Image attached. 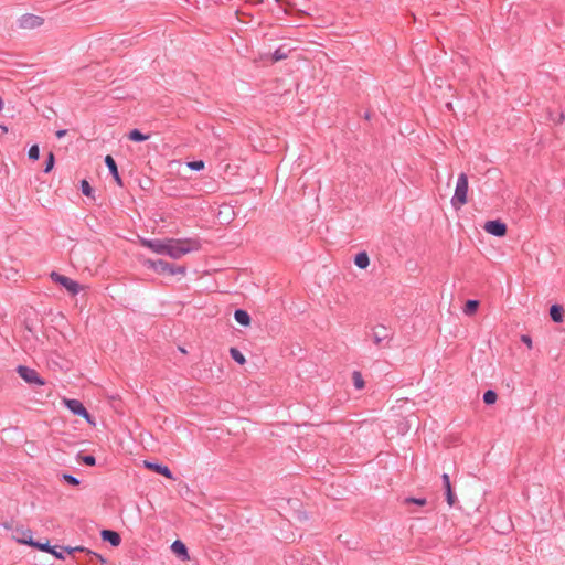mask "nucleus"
Masks as SVG:
<instances>
[{"label":"nucleus","mask_w":565,"mask_h":565,"mask_svg":"<svg viewBox=\"0 0 565 565\" xmlns=\"http://www.w3.org/2000/svg\"><path fill=\"white\" fill-rule=\"evenodd\" d=\"M149 138V136L142 134L140 130L138 129H132L130 132H129V139L132 140V141H136V142H141V141H146L147 139Z\"/></svg>","instance_id":"aec40b11"},{"label":"nucleus","mask_w":565,"mask_h":565,"mask_svg":"<svg viewBox=\"0 0 565 565\" xmlns=\"http://www.w3.org/2000/svg\"><path fill=\"white\" fill-rule=\"evenodd\" d=\"M100 536L104 541L110 543L111 546H118L121 542L120 535L111 530H103Z\"/></svg>","instance_id":"9b49d317"},{"label":"nucleus","mask_w":565,"mask_h":565,"mask_svg":"<svg viewBox=\"0 0 565 565\" xmlns=\"http://www.w3.org/2000/svg\"><path fill=\"white\" fill-rule=\"evenodd\" d=\"M74 551H83V547L67 548L68 553H72Z\"/></svg>","instance_id":"4c0bfd02"},{"label":"nucleus","mask_w":565,"mask_h":565,"mask_svg":"<svg viewBox=\"0 0 565 565\" xmlns=\"http://www.w3.org/2000/svg\"><path fill=\"white\" fill-rule=\"evenodd\" d=\"M88 553L92 554L94 557H96L100 563H103V564L106 563V559L102 555H99L97 553H93V552H88Z\"/></svg>","instance_id":"f704fd0d"},{"label":"nucleus","mask_w":565,"mask_h":565,"mask_svg":"<svg viewBox=\"0 0 565 565\" xmlns=\"http://www.w3.org/2000/svg\"><path fill=\"white\" fill-rule=\"evenodd\" d=\"M66 134H67V130H65V129H61V130H57V131H56V137H57L58 139H61V138H62V137H64Z\"/></svg>","instance_id":"c9c22d12"},{"label":"nucleus","mask_w":565,"mask_h":565,"mask_svg":"<svg viewBox=\"0 0 565 565\" xmlns=\"http://www.w3.org/2000/svg\"><path fill=\"white\" fill-rule=\"evenodd\" d=\"M234 319L236 320L237 323H239L241 326H244V327H246L250 323V317H249L248 312L243 309H236L234 311Z\"/></svg>","instance_id":"4468645a"},{"label":"nucleus","mask_w":565,"mask_h":565,"mask_svg":"<svg viewBox=\"0 0 565 565\" xmlns=\"http://www.w3.org/2000/svg\"><path fill=\"white\" fill-rule=\"evenodd\" d=\"M483 228L487 233L497 237H502L507 233V225L500 220L486 222Z\"/></svg>","instance_id":"0eeeda50"},{"label":"nucleus","mask_w":565,"mask_h":565,"mask_svg":"<svg viewBox=\"0 0 565 565\" xmlns=\"http://www.w3.org/2000/svg\"><path fill=\"white\" fill-rule=\"evenodd\" d=\"M29 159L31 160H38L40 157V149L38 145H33L30 147L28 151Z\"/></svg>","instance_id":"393cba45"},{"label":"nucleus","mask_w":565,"mask_h":565,"mask_svg":"<svg viewBox=\"0 0 565 565\" xmlns=\"http://www.w3.org/2000/svg\"><path fill=\"white\" fill-rule=\"evenodd\" d=\"M497 393L492 390H488L483 393V402L487 404V405H491V404H494L495 401H497Z\"/></svg>","instance_id":"4be33fe9"},{"label":"nucleus","mask_w":565,"mask_h":565,"mask_svg":"<svg viewBox=\"0 0 565 565\" xmlns=\"http://www.w3.org/2000/svg\"><path fill=\"white\" fill-rule=\"evenodd\" d=\"M478 307H479L478 300H468L465 305L463 312L467 316H471L477 311Z\"/></svg>","instance_id":"6ab92c4d"},{"label":"nucleus","mask_w":565,"mask_h":565,"mask_svg":"<svg viewBox=\"0 0 565 565\" xmlns=\"http://www.w3.org/2000/svg\"><path fill=\"white\" fill-rule=\"evenodd\" d=\"M353 381H354V386L358 388V390H361L363 388L364 386V381L362 379V375L360 372H353Z\"/></svg>","instance_id":"a878e982"},{"label":"nucleus","mask_w":565,"mask_h":565,"mask_svg":"<svg viewBox=\"0 0 565 565\" xmlns=\"http://www.w3.org/2000/svg\"><path fill=\"white\" fill-rule=\"evenodd\" d=\"M18 374L30 384L44 385L43 379H41L39 373L33 369L20 365L18 366Z\"/></svg>","instance_id":"39448f33"},{"label":"nucleus","mask_w":565,"mask_h":565,"mask_svg":"<svg viewBox=\"0 0 565 565\" xmlns=\"http://www.w3.org/2000/svg\"><path fill=\"white\" fill-rule=\"evenodd\" d=\"M26 543L29 545H31V546H36L41 551H44V552H47V553H55V547L51 546L49 544V542L39 543V542H34L32 539H30L29 541H26Z\"/></svg>","instance_id":"a211bd4d"},{"label":"nucleus","mask_w":565,"mask_h":565,"mask_svg":"<svg viewBox=\"0 0 565 565\" xmlns=\"http://www.w3.org/2000/svg\"><path fill=\"white\" fill-rule=\"evenodd\" d=\"M82 460L87 466H94L96 463V459L92 455L84 456Z\"/></svg>","instance_id":"2f4dec72"},{"label":"nucleus","mask_w":565,"mask_h":565,"mask_svg":"<svg viewBox=\"0 0 565 565\" xmlns=\"http://www.w3.org/2000/svg\"><path fill=\"white\" fill-rule=\"evenodd\" d=\"M280 4V8L285 13H289L291 10V3L288 0H276Z\"/></svg>","instance_id":"7c9ffc66"},{"label":"nucleus","mask_w":565,"mask_h":565,"mask_svg":"<svg viewBox=\"0 0 565 565\" xmlns=\"http://www.w3.org/2000/svg\"><path fill=\"white\" fill-rule=\"evenodd\" d=\"M42 23L43 19L33 14H25L19 20L20 28L23 30H33L41 26Z\"/></svg>","instance_id":"1a4fd4ad"},{"label":"nucleus","mask_w":565,"mask_h":565,"mask_svg":"<svg viewBox=\"0 0 565 565\" xmlns=\"http://www.w3.org/2000/svg\"><path fill=\"white\" fill-rule=\"evenodd\" d=\"M550 316L553 321L561 322L563 320V308L559 305H552Z\"/></svg>","instance_id":"f3484780"},{"label":"nucleus","mask_w":565,"mask_h":565,"mask_svg":"<svg viewBox=\"0 0 565 565\" xmlns=\"http://www.w3.org/2000/svg\"><path fill=\"white\" fill-rule=\"evenodd\" d=\"M50 277L54 282L63 286L70 294L77 295L79 292V285L75 280L66 276H63L56 271H52Z\"/></svg>","instance_id":"20e7f679"},{"label":"nucleus","mask_w":565,"mask_h":565,"mask_svg":"<svg viewBox=\"0 0 565 565\" xmlns=\"http://www.w3.org/2000/svg\"><path fill=\"white\" fill-rule=\"evenodd\" d=\"M140 243L153 253L169 256L172 259H179L189 253L199 250L201 247L200 242L194 238H141Z\"/></svg>","instance_id":"f257e3e1"},{"label":"nucleus","mask_w":565,"mask_h":565,"mask_svg":"<svg viewBox=\"0 0 565 565\" xmlns=\"http://www.w3.org/2000/svg\"><path fill=\"white\" fill-rule=\"evenodd\" d=\"M54 163H55L54 154H53V152H50V153L47 154L46 160H45V167H44V170H43V171H44L45 173H49V172L53 169Z\"/></svg>","instance_id":"5701e85b"},{"label":"nucleus","mask_w":565,"mask_h":565,"mask_svg":"<svg viewBox=\"0 0 565 565\" xmlns=\"http://www.w3.org/2000/svg\"><path fill=\"white\" fill-rule=\"evenodd\" d=\"M441 478H443V484H444V488L451 487V484H450V478H449V475H448V473H444Z\"/></svg>","instance_id":"473e14b6"},{"label":"nucleus","mask_w":565,"mask_h":565,"mask_svg":"<svg viewBox=\"0 0 565 565\" xmlns=\"http://www.w3.org/2000/svg\"><path fill=\"white\" fill-rule=\"evenodd\" d=\"M62 479L65 480L67 483L72 484V486H78L79 484V480L76 477H74V476H72L70 473H63L62 475Z\"/></svg>","instance_id":"cd10ccee"},{"label":"nucleus","mask_w":565,"mask_h":565,"mask_svg":"<svg viewBox=\"0 0 565 565\" xmlns=\"http://www.w3.org/2000/svg\"><path fill=\"white\" fill-rule=\"evenodd\" d=\"M445 491H446V499H447V503H448L449 505H454L455 500H456V495H455V493L452 492L451 487L445 488Z\"/></svg>","instance_id":"c85d7f7f"},{"label":"nucleus","mask_w":565,"mask_h":565,"mask_svg":"<svg viewBox=\"0 0 565 565\" xmlns=\"http://www.w3.org/2000/svg\"><path fill=\"white\" fill-rule=\"evenodd\" d=\"M188 167L191 170L200 171L204 168V162L202 160L190 161L188 162Z\"/></svg>","instance_id":"bb28decb"},{"label":"nucleus","mask_w":565,"mask_h":565,"mask_svg":"<svg viewBox=\"0 0 565 565\" xmlns=\"http://www.w3.org/2000/svg\"><path fill=\"white\" fill-rule=\"evenodd\" d=\"M291 52V49L286 47V45H281L275 52L273 53V60L274 61H281L288 57L289 53Z\"/></svg>","instance_id":"dca6fc26"},{"label":"nucleus","mask_w":565,"mask_h":565,"mask_svg":"<svg viewBox=\"0 0 565 565\" xmlns=\"http://www.w3.org/2000/svg\"><path fill=\"white\" fill-rule=\"evenodd\" d=\"M354 264L356 267L364 269L370 265V258L366 252H360L356 254L354 258Z\"/></svg>","instance_id":"2eb2a0df"},{"label":"nucleus","mask_w":565,"mask_h":565,"mask_svg":"<svg viewBox=\"0 0 565 565\" xmlns=\"http://www.w3.org/2000/svg\"><path fill=\"white\" fill-rule=\"evenodd\" d=\"M65 405L74 415L81 416L90 423V415L81 401L65 399Z\"/></svg>","instance_id":"423d86ee"},{"label":"nucleus","mask_w":565,"mask_h":565,"mask_svg":"<svg viewBox=\"0 0 565 565\" xmlns=\"http://www.w3.org/2000/svg\"><path fill=\"white\" fill-rule=\"evenodd\" d=\"M81 191L85 196H90L93 193V189L87 180L81 181Z\"/></svg>","instance_id":"b1692460"},{"label":"nucleus","mask_w":565,"mask_h":565,"mask_svg":"<svg viewBox=\"0 0 565 565\" xmlns=\"http://www.w3.org/2000/svg\"><path fill=\"white\" fill-rule=\"evenodd\" d=\"M145 266L147 268L153 269L159 274H169V275H184L186 273V268L184 266H174L162 259H147L145 260Z\"/></svg>","instance_id":"f03ea898"},{"label":"nucleus","mask_w":565,"mask_h":565,"mask_svg":"<svg viewBox=\"0 0 565 565\" xmlns=\"http://www.w3.org/2000/svg\"><path fill=\"white\" fill-rule=\"evenodd\" d=\"M372 339L376 345H381L390 341L391 333L385 326H377L372 331Z\"/></svg>","instance_id":"6e6552de"},{"label":"nucleus","mask_w":565,"mask_h":565,"mask_svg":"<svg viewBox=\"0 0 565 565\" xmlns=\"http://www.w3.org/2000/svg\"><path fill=\"white\" fill-rule=\"evenodd\" d=\"M105 164L107 166L110 174L114 177L116 182L121 185V179L118 173L117 164L111 156L108 154L105 157Z\"/></svg>","instance_id":"ddd939ff"},{"label":"nucleus","mask_w":565,"mask_h":565,"mask_svg":"<svg viewBox=\"0 0 565 565\" xmlns=\"http://www.w3.org/2000/svg\"><path fill=\"white\" fill-rule=\"evenodd\" d=\"M170 548L181 561L184 562V561H189L190 559L188 547L185 546V544L182 541L175 540L171 544Z\"/></svg>","instance_id":"9d476101"},{"label":"nucleus","mask_w":565,"mask_h":565,"mask_svg":"<svg viewBox=\"0 0 565 565\" xmlns=\"http://www.w3.org/2000/svg\"><path fill=\"white\" fill-rule=\"evenodd\" d=\"M2 107H3V100H2V98L0 97V110L2 109Z\"/></svg>","instance_id":"58836bf2"},{"label":"nucleus","mask_w":565,"mask_h":565,"mask_svg":"<svg viewBox=\"0 0 565 565\" xmlns=\"http://www.w3.org/2000/svg\"><path fill=\"white\" fill-rule=\"evenodd\" d=\"M468 194V177L466 173H460L457 179L456 189L454 196L451 198V204L455 209H460L467 203Z\"/></svg>","instance_id":"7ed1b4c3"},{"label":"nucleus","mask_w":565,"mask_h":565,"mask_svg":"<svg viewBox=\"0 0 565 565\" xmlns=\"http://www.w3.org/2000/svg\"><path fill=\"white\" fill-rule=\"evenodd\" d=\"M146 467L169 479L173 478L171 470L167 466L146 461Z\"/></svg>","instance_id":"f8f14e48"},{"label":"nucleus","mask_w":565,"mask_h":565,"mask_svg":"<svg viewBox=\"0 0 565 565\" xmlns=\"http://www.w3.org/2000/svg\"><path fill=\"white\" fill-rule=\"evenodd\" d=\"M522 341L529 347L531 348L532 345V340L529 335H522Z\"/></svg>","instance_id":"72a5a7b5"},{"label":"nucleus","mask_w":565,"mask_h":565,"mask_svg":"<svg viewBox=\"0 0 565 565\" xmlns=\"http://www.w3.org/2000/svg\"><path fill=\"white\" fill-rule=\"evenodd\" d=\"M405 502L406 503H414V504H417V505H425L426 504V499L409 497V498L405 499Z\"/></svg>","instance_id":"c756f323"},{"label":"nucleus","mask_w":565,"mask_h":565,"mask_svg":"<svg viewBox=\"0 0 565 565\" xmlns=\"http://www.w3.org/2000/svg\"><path fill=\"white\" fill-rule=\"evenodd\" d=\"M57 559H64V553L63 552H57L55 550V553H52Z\"/></svg>","instance_id":"e433bc0d"},{"label":"nucleus","mask_w":565,"mask_h":565,"mask_svg":"<svg viewBox=\"0 0 565 565\" xmlns=\"http://www.w3.org/2000/svg\"><path fill=\"white\" fill-rule=\"evenodd\" d=\"M0 130H2V131H7V127H6V126H1V125H0Z\"/></svg>","instance_id":"ea45409f"},{"label":"nucleus","mask_w":565,"mask_h":565,"mask_svg":"<svg viewBox=\"0 0 565 565\" xmlns=\"http://www.w3.org/2000/svg\"><path fill=\"white\" fill-rule=\"evenodd\" d=\"M230 354L232 359L241 365H243L246 362L244 354L236 348H231Z\"/></svg>","instance_id":"412c9836"}]
</instances>
